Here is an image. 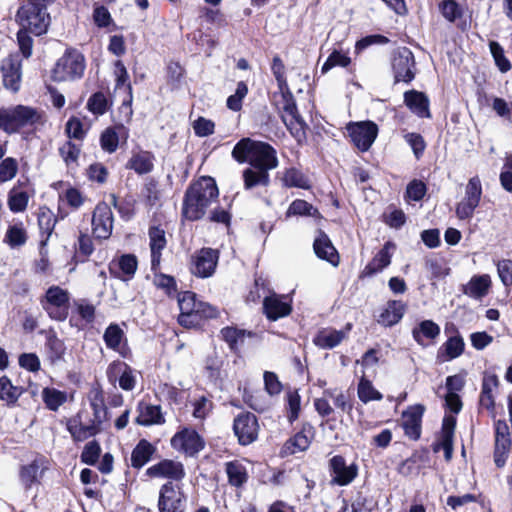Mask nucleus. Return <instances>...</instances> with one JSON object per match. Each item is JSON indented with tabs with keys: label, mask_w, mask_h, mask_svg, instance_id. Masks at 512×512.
Instances as JSON below:
<instances>
[{
	"label": "nucleus",
	"mask_w": 512,
	"mask_h": 512,
	"mask_svg": "<svg viewBox=\"0 0 512 512\" xmlns=\"http://www.w3.org/2000/svg\"><path fill=\"white\" fill-rule=\"evenodd\" d=\"M217 185L211 177H201L193 182L186 190L182 215L190 221L201 219L208 207L218 198Z\"/></svg>",
	"instance_id": "obj_1"
},
{
	"label": "nucleus",
	"mask_w": 512,
	"mask_h": 512,
	"mask_svg": "<svg viewBox=\"0 0 512 512\" xmlns=\"http://www.w3.org/2000/svg\"><path fill=\"white\" fill-rule=\"evenodd\" d=\"M271 69L282 91L283 103L281 107V118L292 136L298 141H301L305 138L306 124L298 114L292 94L289 91H284V89H287L285 66L279 56L273 58Z\"/></svg>",
	"instance_id": "obj_2"
},
{
	"label": "nucleus",
	"mask_w": 512,
	"mask_h": 512,
	"mask_svg": "<svg viewBox=\"0 0 512 512\" xmlns=\"http://www.w3.org/2000/svg\"><path fill=\"white\" fill-rule=\"evenodd\" d=\"M233 158L239 163L248 162L253 168L268 173L277 167L275 149L267 143L243 138L233 148Z\"/></svg>",
	"instance_id": "obj_3"
},
{
	"label": "nucleus",
	"mask_w": 512,
	"mask_h": 512,
	"mask_svg": "<svg viewBox=\"0 0 512 512\" xmlns=\"http://www.w3.org/2000/svg\"><path fill=\"white\" fill-rule=\"evenodd\" d=\"M92 414L80 411L67 422V429L75 441H84L101 431V425L107 418V408L101 399L91 402Z\"/></svg>",
	"instance_id": "obj_4"
},
{
	"label": "nucleus",
	"mask_w": 512,
	"mask_h": 512,
	"mask_svg": "<svg viewBox=\"0 0 512 512\" xmlns=\"http://www.w3.org/2000/svg\"><path fill=\"white\" fill-rule=\"evenodd\" d=\"M42 122V114L35 108L25 105L0 108V130L15 134L22 128Z\"/></svg>",
	"instance_id": "obj_5"
},
{
	"label": "nucleus",
	"mask_w": 512,
	"mask_h": 512,
	"mask_svg": "<svg viewBox=\"0 0 512 512\" xmlns=\"http://www.w3.org/2000/svg\"><path fill=\"white\" fill-rule=\"evenodd\" d=\"M40 303L50 318L64 321L69 315L70 293L60 286L53 285L47 289Z\"/></svg>",
	"instance_id": "obj_6"
},
{
	"label": "nucleus",
	"mask_w": 512,
	"mask_h": 512,
	"mask_svg": "<svg viewBox=\"0 0 512 512\" xmlns=\"http://www.w3.org/2000/svg\"><path fill=\"white\" fill-rule=\"evenodd\" d=\"M178 305L180 315L178 321L180 325L191 328L199 325L203 316H209L206 311V304L196 300L193 292L185 291L179 294Z\"/></svg>",
	"instance_id": "obj_7"
},
{
	"label": "nucleus",
	"mask_w": 512,
	"mask_h": 512,
	"mask_svg": "<svg viewBox=\"0 0 512 512\" xmlns=\"http://www.w3.org/2000/svg\"><path fill=\"white\" fill-rule=\"evenodd\" d=\"M85 70V58L75 49L68 50L57 62L54 78L57 81H67L80 78Z\"/></svg>",
	"instance_id": "obj_8"
},
{
	"label": "nucleus",
	"mask_w": 512,
	"mask_h": 512,
	"mask_svg": "<svg viewBox=\"0 0 512 512\" xmlns=\"http://www.w3.org/2000/svg\"><path fill=\"white\" fill-rule=\"evenodd\" d=\"M187 495L181 482L168 481L159 491L158 508L160 512H183Z\"/></svg>",
	"instance_id": "obj_9"
},
{
	"label": "nucleus",
	"mask_w": 512,
	"mask_h": 512,
	"mask_svg": "<svg viewBox=\"0 0 512 512\" xmlns=\"http://www.w3.org/2000/svg\"><path fill=\"white\" fill-rule=\"evenodd\" d=\"M347 131L354 145L361 151H367L377 137L378 127L372 121H362L348 124Z\"/></svg>",
	"instance_id": "obj_10"
},
{
	"label": "nucleus",
	"mask_w": 512,
	"mask_h": 512,
	"mask_svg": "<svg viewBox=\"0 0 512 512\" xmlns=\"http://www.w3.org/2000/svg\"><path fill=\"white\" fill-rule=\"evenodd\" d=\"M329 471L331 484L347 486L357 477L358 466L355 463L348 464L344 457L336 455L329 460Z\"/></svg>",
	"instance_id": "obj_11"
},
{
	"label": "nucleus",
	"mask_w": 512,
	"mask_h": 512,
	"mask_svg": "<svg viewBox=\"0 0 512 512\" xmlns=\"http://www.w3.org/2000/svg\"><path fill=\"white\" fill-rule=\"evenodd\" d=\"M233 430L241 445L253 443L259 434L257 417L250 412L238 415L234 419Z\"/></svg>",
	"instance_id": "obj_12"
},
{
	"label": "nucleus",
	"mask_w": 512,
	"mask_h": 512,
	"mask_svg": "<svg viewBox=\"0 0 512 512\" xmlns=\"http://www.w3.org/2000/svg\"><path fill=\"white\" fill-rule=\"evenodd\" d=\"M218 260V250L202 248L192 257L191 272L197 277L208 278L214 274Z\"/></svg>",
	"instance_id": "obj_13"
},
{
	"label": "nucleus",
	"mask_w": 512,
	"mask_h": 512,
	"mask_svg": "<svg viewBox=\"0 0 512 512\" xmlns=\"http://www.w3.org/2000/svg\"><path fill=\"white\" fill-rule=\"evenodd\" d=\"M113 212L110 206L101 202L97 204L92 216V233L97 239H108L113 229Z\"/></svg>",
	"instance_id": "obj_14"
},
{
	"label": "nucleus",
	"mask_w": 512,
	"mask_h": 512,
	"mask_svg": "<svg viewBox=\"0 0 512 512\" xmlns=\"http://www.w3.org/2000/svg\"><path fill=\"white\" fill-rule=\"evenodd\" d=\"M414 56L407 48L399 49L392 59L395 82L408 83L414 79Z\"/></svg>",
	"instance_id": "obj_15"
},
{
	"label": "nucleus",
	"mask_w": 512,
	"mask_h": 512,
	"mask_svg": "<svg viewBox=\"0 0 512 512\" xmlns=\"http://www.w3.org/2000/svg\"><path fill=\"white\" fill-rule=\"evenodd\" d=\"M170 442L175 450L191 456L198 453L204 447V442L200 435L194 429L189 428H184L177 432Z\"/></svg>",
	"instance_id": "obj_16"
},
{
	"label": "nucleus",
	"mask_w": 512,
	"mask_h": 512,
	"mask_svg": "<svg viewBox=\"0 0 512 512\" xmlns=\"http://www.w3.org/2000/svg\"><path fill=\"white\" fill-rule=\"evenodd\" d=\"M146 474L154 478L170 479L174 483L181 482L186 475L183 464L171 459H164L150 466Z\"/></svg>",
	"instance_id": "obj_17"
},
{
	"label": "nucleus",
	"mask_w": 512,
	"mask_h": 512,
	"mask_svg": "<svg viewBox=\"0 0 512 512\" xmlns=\"http://www.w3.org/2000/svg\"><path fill=\"white\" fill-rule=\"evenodd\" d=\"M3 84L5 88L16 92L21 83V63L13 56L3 59L1 64Z\"/></svg>",
	"instance_id": "obj_18"
},
{
	"label": "nucleus",
	"mask_w": 512,
	"mask_h": 512,
	"mask_svg": "<svg viewBox=\"0 0 512 512\" xmlns=\"http://www.w3.org/2000/svg\"><path fill=\"white\" fill-rule=\"evenodd\" d=\"M424 413V407L415 405L409 407L402 414V427L405 435L409 438L416 440L421 434V420Z\"/></svg>",
	"instance_id": "obj_19"
},
{
	"label": "nucleus",
	"mask_w": 512,
	"mask_h": 512,
	"mask_svg": "<svg viewBox=\"0 0 512 512\" xmlns=\"http://www.w3.org/2000/svg\"><path fill=\"white\" fill-rule=\"evenodd\" d=\"M114 75L116 80V88H120L122 86H126V90L128 93V99L123 101L122 106L120 107V111L125 115L126 120L129 121L132 116V87L131 84L128 82L129 75L127 72L126 67L124 66L123 62L118 60L115 62L114 65Z\"/></svg>",
	"instance_id": "obj_20"
},
{
	"label": "nucleus",
	"mask_w": 512,
	"mask_h": 512,
	"mask_svg": "<svg viewBox=\"0 0 512 512\" xmlns=\"http://www.w3.org/2000/svg\"><path fill=\"white\" fill-rule=\"evenodd\" d=\"M313 247L315 254L319 258L326 260L334 267L338 266L339 254L325 233L322 231L318 232V235L314 240Z\"/></svg>",
	"instance_id": "obj_21"
},
{
	"label": "nucleus",
	"mask_w": 512,
	"mask_h": 512,
	"mask_svg": "<svg viewBox=\"0 0 512 512\" xmlns=\"http://www.w3.org/2000/svg\"><path fill=\"white\" fill-rule=\"evenodd\" d=\"M148 235L150 240L151 267L152 270L156 271L161 263L162 250L167 244L165 231L159 227H151Z\"/></svg>",
	"instance_id": "obj_22"
},
{
	"label": "nucleus",
	"mask_w": 512,
	"mask_h": 512,
	"mask_svg": "<svg viewBox=\"0 0 512 512\" xmlns=\"http://www.w3.org/2000/svg\"><path fill=\"white\" fill-rule=\"evenodd\" d=\"M154 155L145 150L133 151L126 163V168L133 170L138 175L150 173L154 168Z\"/></svg>",
	"instance_id": "obj_23"
},
{
	"label": "nucleus",
	"mask_w": 512,
	"mask_h": 512,
	"mask_svg": "<svg viewBox=\"0 0 512 512\" xmlns=\"http://www.w3.org/2000/svg\"><path fill=\"white\" fill-rule=\"evenodd\" d=\"M491 278L488 274L474 275L467 284L463 285V293L473 299L485 297L491 287Z\"/></svg>",
	"instance_id": "obj_24"
},
{
	"label": "nucleus",
	"mask_w": 512,
	"mask_h": 512,
	"mask_svg": "<svg viewBox=\"0 0 512 512\" xmlns=\"http://www.w3.org/2000/svg\"><path fill=\"white\" fill-rule=\"evenodd\" d=\"M263 309L267 318L272 321L285 317L291 312L290 304L285 302L282 297L275 294L265 297L263 301Z\"/></svg>",
	"instance_id": "obj_25"
},
{
	"label": "nucleus",
	"mask_w": 512,
	"mask_h": 512,
	"mask_svg": "<svg viewBox=\"0 0 512 512\" xmlns=\"http://www.w3.org/2000/svg\"><path fill=\"white\" fill-rule=\"evenodd\" d=\"M456 426V419L453 416H445L442 423L441 437L440 442L435 448V451L438 448H442L444 450L445 459L449 461L452 458L453 453V437L454 430Z\"/></svg>",
	"instance_id": "obj_26"
},
{
	"label": "nucleus",
	"mask_w": 512,
	"mask_h": 512,
	"mask_svg": "<svg viewBox=\"0 0 512 512\" xmlns=\"http://www.w3.org/2000/svg\"><path fill=\"white\" fill-rule=\"evenodd\" d=\"M405 311L406 305L402 301H388L384 310L379 315L378 323L385 327H391L403 318Z\"/></svg>",
	"instance_id": "obj_27"
},
{
	"label": "nucleus",
	"mask_w": 512,
	"mask_h": 512,
	"mask_svg": "<svg viewBox=\"0 0 512 512\" xmlns=\"http://www.w3.org/2000/svg\"><path fill=\"white\" fill-rule=\"evenodd\" d=\"M120 374L119 386L123 390H132L135 387L136 379L130 367L124 363L113 362L108 367V377L110 380L115 379Z\"/></svg>",
	"instance_id": "obj_28"
},
{
	"label": "nucleus",
	"mask_w": 512,
	"mask_h": 512,
	"mask_svg": "<svg viewBox=\"0 0 512 512\" xmlns=\"http://www.w3.org/2000/svg\"><path fill=\"white\" fill-rule=\"evenodd\" d=\"M395 245L391 242L385 243L384 247L374 256L371 262L365 267L364 274L373 275L382 271L385 267L390 265L392 252Z\"/></svg>",
	"instance_id": "obj_29"
},
{
	"label": "nucleus",
	"mask_w": 512,
	"mask_h": 512,
	"mask_svg": "<svg viewBox=\"0 0 512 512\" xmlns=\"http://www.w3.org/2000/svg\"><path fill=\"white\" fill-rule=\"evenodd\" d=\"M346 335L343 330L323 329L314 338V343L322 349H332L339 345Z\"/></svg>",
	"instance_id": "obj_30"
},
{
	"label": "nucleus",
	"mask_w": 512,
	"mask_h": 512,
	"mask_svg": "<svg viewBox=\"0 0 512 512\" xmlns=\"http://www.w3.org/2000/svg\"><path fill=\"white\" fill-rule=\"evenodd\" d=\"M138 425L149 426L153 424H160L163 422V417L159 406L140 403L138 405V416L135 419Z\"/></svg>",
	"instance_id": "obj_31"
},
{
	"label": "nucleus",
	"mask_w": 512,
	"mask_h": 512,
	"mask_svg": "<svg viewBox=\"0 0 512 512\" xmlns=\"http://www.w3.org/2000/svg\"><path fill=\"white\" fill-rule=\"evenodd\" d=\"M406 105L418 116L429 117V101L421 92L409 91L404 94Z\"/></svg>",
	"instance_id": "obj_32"
},
{
	"label": "nucleus",
	"mask_w": 512,
	"mask_h": 512,
	"mask_svg": "<svg viewBox=\"0 0 512 512\" xmlns=\"http://www.w3.org/2000/svg\"><path fill=\"white\" fill-rule=\"evenodd\" d=\"M23 388L16 386L5 375L0 376V400L8 406L14 405L23 394Z\"/></svg>",
	"instance_id": "obj_33"
},
{
	"label": "nucleus",
	"mask_w": 512,
	"mask_h": 512,
	"mask_svg": "<svg viewBox=\"0 0 512 512\" xmlns=\"http://www.w3.org/2000/svg\"><path fill=\"white\" fill-rule=\"evenodd\" d=\"M154 453V447L147 441L141 440L131 454V465L134 468L143 467Z\"/></svg>",
	"instance_id": "obj_34"
},
{
	"label": "nucleus",
	"mask_w": 512,
	"mask_h": 512,
	"mask_svg": "<svg viewBox=\"0 0 512 512\" xmlns=\"http://www.w3.org/2000/svg\"><path fill=\"white\" fill-rule=\"evenodd\" d=\"M440 334V327L432 320H424L412 330L414 340L423 345V337L435 339Z\"/></svg>",
	"instance_id": "obj_35"
},
{
	"label": "nucleus",
	"mask_w": 512,
	"mask_h": 512,
	"mask_svg": "<svg viewBox=\"0 0 512 512\" xmlns=\"http://www.w3.org/2000/svg\"><path fill=\"white\" fill-rule=\"evenodd\" d=\"M243 181L245 189H252L258 185L267 186L269 174L251 166L243 171Z\"/></svg>",
	"instance_id": "obj_36"
},
{
	"label": "nucleus",
	"mask_w": 512,
	"mask_h": 512,
	"mask_svg": "<svg viewBox=\"0 0 512 512\" xmlns=\"http://www.w3.org/2000/svg\"><path fill=\"white\" fill-rule=\"evenodd\" d=\"M510 444L509 427L505 421L498 420L495 424V449L507 453Z\"/></svg>",
	"instance_id": "obj_37"
},
{
	"label": "nucleus",
	"mask_w": 512,
	"mask_h": 512,
	"mask_svg": "<svg viewBox=\"0 0 512 512\" xmlns=\"http://www.w3.org/2000/svg\"><path fill=\"white\" fill-rule=\"evenodd\" d=\"M498 386V378L495 375L485 376L482 384L480 404L487 409L494 406L493 390Z\"/></svg>",
	"instance_id": "obj_38"
},
{
	"label": "nucleus",
	"mask_w": 512,
	"mask_h": 512,
	"mask_svg": "<svg viewBox=\"0 0 512 512\" xmlns=\"http://www.w3.org/2000/svg\"><path fill=\"white\" fill-rule=\"evenodd\" d=\"M29 202V195L27 192L20 190L18 187H13L8 194V207L14 213L23 212Z\"/></svg>",
	"instance_id": "obj_39"
},
{
	"label": "nucleus",
	"mask_w": 512,
	"mask_h": 512,
	"mask_svg": "<svg viewBox=\"0 0 512 512\" xmlns=\"http://www.w3.org/2000/svg\"><path fill=\"white\" fill-rule=\"evenodd\" d=\"M226 473L229 483L233 486H242L248 478L245 467L239 462L226 463Z\"/></svg>",
	"instance_id": "obj_40"
},
{
	"label": "nucleus",
	"mask_w": 512,
	"mask_h": 512,
	"mask_svg": "<svg viewBox=\"0 0 512 512\" xmlns=\"http://www.w3.org/2000/svg\"><path fill=\"white\" fill-rule=\"evenodd\" d=\"M282 181L286 187L309 189L310 184L307 177L299 170L290 168L285 171Z\"/></svg>",
	"instance_id": "obj_41"
},
{
	"label": "nucleus",
	"mask_w": 512,
	"mask_h": 512,
	"mask_svg": "<svg viewBox=\"0 0 512 512\" xmlns=\"http://www.w3.org/2000/svg\"><path fill=\"white\" fill-rule=\"evenodd\" d=\"M42 398L46 406L50 410L56 411L61 405H63L66 402L67 395L65 392L59 391L54 388H45L42 391Z\"/></svg>",
	"instance_id": "obj_42"
},
{
	"label": "nucleus",
	"mask_w": 512,
	"mask_h": 512,
	"mask_svg": "<svg viewBox=\"0 0 512 512\" xmlns=\"http://www.w3.org/2000/svg\"><path fill=\"white\" fill-rule=\"evenodd\" d=\"M358 397L363 403H368L370 401H379L383 398L382 394L376 390L372 383L365 379L361 378L358 384Z\"/></svg>",
	"instance_id": "obj_43"
},
{
	"label": "nucleus",
	"mask_w": 512,
	"mask_h": 512,
	"mask_svg": "<svg viewBox=\"0 0 512 512\" xmlns=\"http://www.w3.org/2000/svg\"><path fill=\"white\" fill-rule=\"evenodd\" d=\"M292 215L320 217V213L317 208L313 207L311 204L301 199H297L290 204L287 210V216Z\"/></svg>",
	"instance_id": "obj_44"
},
{
	"label": "nucleus",
	"mask_w": 512,
	"mask_h": 512,
	"mask_svg": "<svg viewBox=\"0 0 512 512\" xmlns=\"http://www.w3.org/2000/svg\"><path fill=\"white\" fill-rule=\"evenodd\" d=\"M442 16L449 22H455L463 15V10L455 0H443L439 3Z\"/></svg>",
	"instance_id": "obj_45"
},
{
	"label": "nucleus",
	"mask_w": 512,
	"mask_h": 512,
	"mask_svg": "<svg viewBox=\"0 0 512 512\" xmlns=\"http://www.w3.org/2000/svg\"><path fill=\"white\" fill-rule=\"evenodd\" d=\"M124 337L123 330L117 324H110L103 335V339L108 348L117 350Z\"/></svg>",
	"instance_id": "obj_46"
},
{
	"label": "nucleus",
	"mask_w": 512,
	"mask_h": 512,
	"mask_svg": "<svg viewBox=\"0 0 512 512\" xmlns=\"http://www.w3.org/2000/svg\"><path fill=\"white\" fill-rule=\"evenodd\" d=\"M59 154L68 167L76 166L80 155V147L71 141H67L60 146Z\"/></svg>",
	"instance_id": "obj_47"
},
{
	"label": "nucleus",
	"mask_w": 512,
	"mask_h": 512,
	"mask_svg": "<svg viewBox=\"0 0 512 512\" xmlns=\"http://www.w3.org/2000/svg\"><path fill=\"white\" fill-rule=\"evenodd\" d=\"M42 466L43 461L41 459H35L33 462L22 468L20 473L21 480L27 487H30L37 480Z\"/></svg>",
	"instance_id": "obj_48"
},
{
	"label": "nucleus",
	"mask_w": 512,
	"mask_h": 512,
	"mask_svg": "<svg viewBox=\"0 0 512 512\" xmlns=\"http://www.w3.org/2000/svg\"><path fill=\"white\" fill-rule=\"evenodd\" d=\"M310 445V439L304 432L297 433L293 438L286 442L284 450L286 453L295 454L305 451Z\"/></svg>",
	"instance_id": "obj_49"
},
{
	"label": "nucleus",
	"mask_w": 512,
	"mask_h": 512,
	"mask_svg": "<svg viewBox=\"0 0 512 512\" xmlns=\"http://www.w3.org/2000/svg\"><path fill=\"white\" fill-rule=\"evenodd\" d=\"M18 161L13 157H7L0 162V183L12 180L18 173Z\"/></svg>",
	"instance_id": "obj_50"
},
{
	"label": "nucleus",
	"mask_w": 512,
	"mask_h": 512,
	"mask_svg": "<svg viewBox=\"0 0 512 512\" xmlns=\"http://www.w3.org/2000/svg\"><path fill=\"white\" fill-rule=\"evenodd\" d=\"M446 354L445 360L459 357L464 350V341L461 337H450L443 345Z\"/></svg>",
	"instance_id": "obj_51"
},
{
	"label": "nucleus",
	"mask_w": 512,
	"mask_h": 512,
	"mask_svg": "<svg viewBox=\"0 0 512 512\" xmlns=\"http://www.w3.org/2000/svg\"><path fill=\"white\" fill-rule=\"evenodd\" d=\"M247 93V85L244 82H239L235 93L230 95L227 99V107L232 111H239L242 107V100L245 98Z\"/></svg>",
	"instance_id": "obj_52"
},
{
	"label": "nucleus",
	"mask_w": 512,
	"mask_h": 512,
	"mask_svg": "<svg viewBox=\"0 0 512 512\" xmlns=\"http://www.w3.org/2000/svg\"><path fill=\"white\" fill-rule=\"evenodd\" d=\"M491 54L501 72H507L511 68L509 60L504 55V50L499 43L492 41L489 44Z\"/></svg>",
	"instance_id": "obj_53"
},
{
	"label": "nucleus",
	"mask_w": 512,
	"mask_h": 512,
	"mask_svg": "<svg viewBox=\"0 0 512 512\" xmlns=\"http://www.w3.org/2000/svg\"><path fill=\"white\" fill-rule=\"evenodd\" d=\"M153 284L157 288L162 289L169 296L176 292V281L170 275L155 273Z\"/></svg>",
	"instance_id": "obj_54"
},
{
	"label": "nucleus",
	"mask_w": 512,
	"mask_h": 512,
	"mask_svg": "<svg viewBox=\"0 0 512 512\" xmlns=\"http://www.w3.org/2000/svg\"><path fill=\"white\" fill-rule=\"evenodd\" d=\"M324 396L329 397L333 400L334 405L341 409L343 412H350L352 409V404L349 401L348 395L343 393L342 391L337 390H325Z\"/></svg>",
	"instance_id": "obj_55"
},
{
	"label": "nucleus",
	"mask_w": 512,
	"mask_h": 512,
	"mask_svg": "<svg viewBox=\"0 0 512 512\" xmlns=\"http://www.w3.org/2000/svg\"><path fill=\"white\" fill-rule=\"evenodd\" d=\"M56 224V219L53 212L48 208H41L38 213V225L40 229L51 234Z\"/></svg>",
	"instance_id": "obj_56"
},
{
	"label": "nucleus",
	"mask_w": 512,
	"mask_h": 512,
	"mask_svg": "<svg viewBox=\"0 0 512 512\" xmlns=\"http://www.w3.org/2000/svg\"><path fill=\"white\" fill-rule=\"evenodd\" d=\"M350 62L351 60L346 54H343L339 51H333L327 58L326 62L323 64L322 72L326 73L335 66L346 67L350 64Z\"/></svg>",
	"instance_id": "obj_57"
},
{
	"label": "nucleus",
	"mask_w": 512,
	"mask_h": 512,
	"mask_svg": "<svg viewBox=\"0 0 512 512\" xmlns=\"http://www.w3.org/2000/svg\"><path fill=\"white\" fill-rule=\"evenodd\" d=\"M119 143V138L117 133L111 129H106L100 137V144L104 151L108 153H113L116 151Z\"/></svg>",
	"instance_id": "obj_58"
},
{
	"label": "nucleus",
	"mask_w": 512,
	"mask_h": 512,
	"mask_svg": "<svg viewBox=\"0 0 512 512\" xmlns=\"http://www.w3.org/2000/svg\"><path fill=\"white\" fill-rule=\"evenodd\" d=\"M481 196H482L481 181H480L479 177H477V176L472 177L466 185L464 198L479 204Z\"/></svg>",
	"instance_id": "obj_59"
},
{
	"label": "nucleus",
	"mask_w": 512,
	"mask_h": 512,
	"mask_svg": "<svg viewBox=\"0 0 512 512\" xmlns=\"http://www.w3.org/2000/svg\"><path fill=\"white\" fill-rule=\"evenodd\" d=\"M118 266L126 276L125 280L130 279L137 270V259L134 255L126 254L120 257Z\"/></svg>",
	"instance_id": "obj_60"
},
{
	"label": "nucleus",
	"mask_w": 512,
	"mask_h": 512,
	"mask_svg": "<svg viewBox=\"0 0 512 512\" xmlns=\"http://www.w3.org/2000/svg\"><path fill=\"white\" fill-rule=\"evenodd\" d=\"M193 129L197 136L206 137L214 133L215 124L210 119L199 117L193 122Z\"/></svg>",
	"instance_id": "obj_61"
},
{
	"label": "nucleus",
	"mask_w": 512,
	"mask_h": 512,
	"mask_svg": "<svg viewBox=\"0 0 512 512\" xmlns=\"http://www.w3.org/2000/svg\"><path fill=\"white\" fill-rule=\"evenodd\" d=\"M87 107L94 114H104L107 108L106 97L100 92L93 94L88 100Z\"/></svg>",
	"instance_id": "obj_62"
},
{
	"label": "nucleus",
	"mask_w": 512,
	"mask_h": 512,
	"mask_svg": "<svg viewBox=\"0 0 512 512\" xmlns=\"http://www.w3.org/2000/svg\"><path fill=\"white\" fill-rule=\"evenodd\" d=\"M479 204L463 198L456 206V215L459 219H469L473 216L475 209Z\"/></svg>",
	"instance_id": "obj_63"
},
{
	"label": "nucleus",
	"mask_w": 512,
	"mask_h": 512,
	"mask_svg": "<svg viewBox=\"0 0 512 512\" xmlns=\"http://www.w3.org/2000/svg\"><path fill=\"white\" fill-rule=\"evenodd\" d=\"M498 275L505 286L512 285V260L503 259L497 263Z\"/></svg>",
	"instance_id": "obj_64"
}]
</instances>
